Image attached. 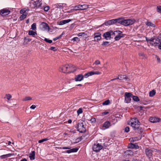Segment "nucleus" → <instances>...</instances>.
I'll return each mask as SVG.
<instances>
[{
	"instance_id": "9",
	"label": "nucleus",
	"mask_w": 161,
	"mask_h": 161,
	"mask_svg": "<svg viewBox=\"0 0 161 161\" xmlns=\"http://www.w3.org/2000/svg\"><path fill=\"white\" fill-rule=\"evenodd\" d=\"M102 148L103 146L99 143L94 144L92 147L93 150L96 152H99Z\"/></svg>"
},
{
	"instance_id": "49",
	"label": "nucleus",
	"mask_w": 161,
	"mask_h": 161,
	"mask_svg": "<svg viewBox=\"0 0 161 161\" xmlns=\"http://www.w3.org/2000/svg\"><path fill=\"white\" fill-rule=\"evenodd\" d=\"M50 49L54 51H56L57 50L56 48L54 47H51L50 48Z\"/></svg>"
},
{
	"instance_id": "56",
	"label": "nucleus",
	"mask_w": 161,
	"mask_h": 161,
	"mask_svg": "<svg viewBox=\"0 0 161 161\" xmlns=\"http://www.w3.org/2000/svg\"><path fill=\"white\" fill-rule=\"evenodd\" d=\"M101 74V72H99L98 71H94V75H100Z\"/></svg>"
},
{
	"instance_id": "15",
	"label": "nucleus",
	"mask_w": 161,
	"mask_h": 161,
	"mask_svg": "<svg viewBox=\"0 0 161 161\" xmlns=\"http://www.w3.org/2000/svg\"><path fill=\"white\" fill-rule=\"evenodd\" d=\"M52 8L53 10H57L58 8H63L64 7L63 5H60L59 3H56L53 4L52 5Z\"/></svg>"
},
{
	"instance_id": "45",
	"label": "nucleus",
	"mask_w": 161,
	"mask_h": 161,
	"mask_svg": "<svg viewBox=\"0 0 161 161\" xmlns=\"http://www.w3.org/2000/svg\"><path fill=\"white\" fill-rule=\"evenodd\" d=\"M154 38H153V37H152L150 38H148L147 37H146V41L147 42H152V41L153 40V39Z\"/></svg>"
},
{
	"instance_id": "13",
	"label": "nucleus",
	"mask_w": 161,
	"mask_h": 161,
	"mask_svg": "<svg viewBox=\"0 0 161 161\" xmlns=\"http://www.w3.org/2000/svg\"><path fill=\"white\" fill-rule=\"evenodd\" d=\"M160 42V40L159 38H154L152 42H149V43L153 46H156L159 44Z\"/></svg>"
},
{
	"instance_id": "16",
	"label": "nucleus",
	"mask_w": 161,
	"mask_h": 161,
	"mask_svg": "<svg viewBox=\"0 0 161 161\" xmlns=\"http://www.w3.org/2000/svg\"><path fill=\"white\" fill-rule=\"evenodd\" d=\"M84 78V76L82 74H79L75 76V81H81Z\"/></svg>"
},
{
	"instance_id": "53",
	"label": "nucleus",
	"mask_w": 161,
	"mask_h": 161,
	"mask_svg": "<svg viewBox=\"0 0 161 161\" xmlns=\"http://www.w3.org/2000/svg\"><path fill=\"white\" fill-rule=\"evenodd\" d=\"M90 121L92 123H95L96 121L95 118H92L90 119Z\"/></svg>"
},
{
	"instance_id": "51",
	"label": "nucleus",
	"mask_w": 161,
	"mask_h": 161,
	"mask_svg": "<svg viewBox=\"0 0 161 161\" xmlns=\"http://www.w3.org/2000/svg\"><path fill=\"white\" fill-rule=\"evenodd\" d=\"M156 58H157V62L158 63H160L161 62L160 58L157 55H156Z\"/></svg>"
},
{
	"instance_id": "55",
	"label": "nucleus",
	"mask_w": 161,
	"mask_h": 161,
	"mask_svg": "<svg viewBox=\"0 0 161 161\" xmlns=\"http://www.w3.org/2000/svg\"><path fill=\"white\" fill-rule=\"evenodd\" d=\"M141 139V138L140 137V138H138L137 137H135L134 138H133V140L134 141H136V140H138Z\"/></svg>"
},
{
	"instance_id": "33",
	"label": "nucleus",
	"mask_w": 161,
	"mask_h": 161,
	"mask_svg": "<svg viewBox=\"0 0 161 161\" xmlns=\"http://www.w3.org/2000/svg\"><path fill=\"white\" fill-rule=\"evenodd\" d=\"M31 29L34 31L36 30V23H34L31 26Z\"/></svg>"
},
{
	"instance_id": "20",
	"label": "nucleus",
	"mask_w": 161,
	"mask_h": 161,
	"mask_svg": "<svg viewBox=\"0 0 161 161\" xmlns=\"http://www.w3.org/2000/svg\"><path fill=\"white\" fill-rule=\"evenodd\" d=\"M78 149L77 148H73L71 149L67 150L64 152L65 153H71L76 152L78 150Z\"/></svg>"
},
{
	"instance_id": "50",
	"label": "nucleus",
	"mask_w": 161,
	"mask_h": 161,
	"mask_svg": "<svg viewBox=\"0 0 161 161\" xmlns=\"http://www.w3.org/2000/svg\"><path fill=\"white\" fill-rule=\"evenodd\" d=\"M83 35H86V34L85 32H81V33H79L78 34V36H83Z\"/></svg>"
},
{
	"instance_id": "14",
	"label": "nucleus",
	"mask_w": 161,
	"mask_h": 161,
	"mask_svg": "<svg viewBox=\"0 0 161 161\" xmlns=\"http://www.w3.org/2000/svg\"><path fill=\"white\" fill-rule=\"evenodd\" d=\"M153 151L149 148H147L145 150L146 154L149 158H150L153 155Z\"/></svg>"
},
{
	"instance_id": "8",
	"label": "nucleus",
	"mask_w": 161,
	"mask_h": 161,
	"mask_svg": "<svg viewBox=\"0 0 161 161\" xmlns=\"http://www.w3.org/2000/svg\"><path fill=\"white\" fill-rule=\"evenodd\" d=\"M135 21L134 19H124L123 25L127 26L132 25L135 23Z\"/></svg>"
},
{
	"instance_id": "59",
	"label": "nucleus",
	"mask_w": 161,
	"mask_h": 161,
	"mask_svg": "<svg viewBox=\"0 0 161 161\" xmlns=\"http://www.w3.org/2000/svg\"><path fill=\"white\" fill-rule=\"evenodd\" d=\"M90 76H91L94 75V71H91L89 72Z\"/></svg>"
},
{
	"instance_id": "19",
	"label": "nucleus",
	"mask_w": 161,
	"mask_h": 161,
	"mask_svg": "<svg viewBox=\"0 0 161 161\" xmlns=\"http://www.w3.org/2000/svg\"><path fill=\"white\" fill-rule=\"evenodd\" d=\"M114 24V19H112L111 20H108L107 22H105L104 23H103L102 25V26H103L104 25L107 26L108 25H110L112 24Z\"/></svg>"
},
{
	"instance_id": "22",
	"label": "nucleus",
	"mask_w": 161,
	"mask_h": 161,
	"mask_svg": "<svg viewBox=\"0 0 161 161\" xmlns=\"http://www.w3.org/2000/svg\"><path fill=\"white\" fill-rule=\"evenodd\" d=\"M110 125V123L109 121L105 122L103 124V127L106 129L108 128Z\"/></svg>"
},
{
	"instance_id": "27",
	"label": "nucleus",
	"mask_w": 161,
	"mask_h": 161,
	"mask_svg": "<svg viewBox=\"0 0 161 161\" xmlns=\"http://www.w3.org/2000/svg\"><path fill=\"white\" fill-rule=\"evenodd\" d=\"M124 153L128 155H131L133 154V152H132V151L130 150H126Z\"/></svg>"
},
{
	"instance_id": "5",
	"label": "nucleus",
	"mask_w": 161,
	"mask_h": 161,
	"mask_svg": "<svg viewBox=\"0 0 161 161\" xmlns=\"http://www.w3.org/2000/svg\"><path fill=\"white\" fill-rule=\"evenodd\" d=\"M114 32L112 31H110L106 32L103 35V37L106 40H110L111 38L113 37Z\"/></svg>"
},
{
	"instance_id": "37",
	"label": "nucleus",
	"mask_w": 161,
	"mask_h": 161,
	"mask_svg": "<svg viewBox=\"0 0 161 161\" xmlns=\"http://www.w3.org/2000/svg\"><path fill=\"white\" fill-rule=\"evenodd\" d=\"M32 99L31 97H30L27 96L25 97L22 99L23 101H26L28 100H31Z\"/></svg>"
},
{
	"instance_id": "43",
	"label": "nucleus",
	"mask_w": 161,
	"mask_h": 161,
	"mask_svg": "<svg viewBox=\"0 0 161 161\" xmlns=\"http://www.w3.org/2000/svg\"><path fill=\"white\" fill-rule=\"evenodd\" d=\"M63 34H61L59 36H58L57 37H56L53 39V40L54 41H56L58 39H59L61 38L62 36L63 35Z\"/></svg>"
},
{
	"instance_id": "54",
	"label": "nucleus",
	"mask_w": 161,
	"mask_h": 161,
	"mask_svg": "<svg viewBox=\"0 0 161 161\" xmlns=\"http://www.w3.org/2000/svg\"><path fill=\"white\" fill-rule=\"evenodd\" d=\"M109 43L108 42L105 41L103 42L102 45H107Z\"/></svg>"
},
{
	"instance_id": "25",
	"label": "nucleus",
	"mask_w": 161,
	"mask_h": 161,
	"mask_svg": "<svg viewBox=\"0 0 161 161\" xmlns=\"http://www.w3.org/2000/svg\"><path fill=\"white\" fill-rule=\"evenodd\" d=\"M145 24L146 25L150 26L153 27H156V25L155 24L150 21H147L145 22Z\"/></svg>"
},
{
	"instance_id": "44",
	"label": "nucleus",
	"mask_w": 161,
	"mask_h": 161,
	"mask_svg": "<svg viewBox=\"0 0 161 161\" xmlns=\"http://www.w3.org/2000/svg\"><path fill=\"white\" fill-rule=\"evenodd\" d=\"M101 63L100 62L99 60H96L94 63L93 64V65H94L95 64L96 65H97L100 64Z\"/></svg>"
},
{
	"instance_id": "2",
	"label": "nucleus",
	"mask_w": 161,
	"mask_h": 161,
	"mask_svg": "<svg viewBox=\"0 0 161 161\" xmlns=\"http://www.w3.org/2000/svg\"><path fill=\"white\" fill-rule=\"evenodd\" d=\"M75 70L76 68L71 64L61 66L59 68V71L64 73H70Z\"/></svg>"
},
{
	"instance_id": "24",
	"label": "nucleus",
	"mask_w": 161,
	"mask_h": 161,
	"mask_svg": "<svg viewBox=\"0 0 161 161\" xmlns=\"http://www.w3.org/2000/svg\"><path fill=\"white\" fill-rule=\"evenodd\" d=\"M29 158L31 160H34L35 159V152L32 151L31 153L29 154Z\"/></svg>"
},
{
	"instance_id": "34",
	"label": "nucleus",
	"mask_w": 161,
	"mask_h": 161,
	"mask_svg": "<svg viewBox=\"0 0 161 161\" xmlns=\"http://www.w3.org/2000/svg\"><path fill=\"white\" fill-rule=\"evenodd\" d=\"M133 100L136 102H138L139 101L138 97L136 96H134L132 97Z\"/></svg>"
},
{
	"instance_id": "60",
	"label": "nucleus",
	"mask_w": 161,
	"mask_h": 161,
	"mask_svg": "<svg viewBox=\"0 0 161 161\" xmlns=\"http://www.w3.org/2000/svg\"><path fill=\"white\" fill-rule=\"evenodd\" d=\"M36 106L35 105H32L30 107V108L32 109H34L36 108Z\"/></svg>"
},
{
	"instance_id": "40",
	"label": "nucleus",
	"mask_w": 161,
	"mask_h": 161,
	"mask_svg": "<svg viewBox=\"0 0 161 161\" xmlns=\"http://www.w3.org/2000/svg\"><path fill=\"white\" fill-rule=\"evenodd\" d=\"M72 40L74 41H76L77 42H78L80 41V39L78 37H75L72 39Z\"/></svg>"
},
{
	"instance_id": "57",
	"label": "nucleus",
	"mask_w": 161,
	"mask_h": 161,
	"mask_svg": "<svg viewBox=\"0 0 161 161\" xmlns=\"http://www.w3.org/2000/svg\"><path fill=\"white\" fill-rule=\"evenodd\" d=\"M74 11H75V8H74V9H71L70 10L67 11V12L68 13H71V12H72Z\"/></svg>"
},
{
	"instance_id": "7",
	"label": "nucleus",
	"mask_w": 161,
	"mask_h": 161,
	"mask_svg": "<svg viewBox=\"0 0 161 161\" xmlns=\"http://www.w3.org/2000/svg\"><path fill=\"white\" fill-rule=\"evenodd\" d=\"M132 94L130 92H125V103H129L131 101V97Z\"/></svg>"
},
{
	"instance_id": "48",
	"label": "nucleus",
	"mask_w": 161,
	"mask_h": 161,
	"mask_svg": "<svg viewBox=\"0 0 161 161\" xmlns=\"http://www.w3.org/2000/svg\"><path fill=\"white\" fill-rule=\"evenodd\" d=\"M49 9V6H47L44 8V10L45 11H47Z\"/></svg>"
},
{
	"instance_id": "12",
	"label": "nucleus",
	"mask_w": 161,
	"mask_h": 161,
	"mask_svg": "<svg viewBox=\"0 0 161 161\" xmlns=\"http://www.w3.org/2000/svg\"><path fill=\"white\" fill-rule=\"evenodd\" d=\"M113 19L114 22V24H115L117 25H118V24L123 25L124 19L123 18H119Z\"/></svg>"
},
{
	"instance_id": "62",
	"label": "nucleus",
	"mask_w": 161,
	"mask_h": 161,
	"mask_svg": "<svg viewBox=\"0 0 161 161\" xmlns=\"http://www.w3.org/2000/svg\"><path fill=\"white\" fill-rule=\"evenodd\" d=\"M145 107L142 106H139V109L140 110H143V108H144Z\"/></svg>"
},
{
	"instance_id": "41",
	"label": "nucleus",
	"mask_w": 161,
	"mask_h": 161,
	"mask_svg": "<svg viewBox=\"0 0 161 161\" xmlns=\"http://www.w3.org/2000/svg\"><path fill=\"white\" fill-rule=\"evenodd\" d=\"M156 8L158 12L161 13V6H157Z\"/></svg>"
},
{
	"instance_id": "21",
	"label": "nucleus",
	"mask_w": 161,
	"mask_h": 161,
	"mask_svg": "<svg viewBox=\"0 0 161 161\" xmlns=\"http://www.w3.org/2000/svg\"><path fill=\"white\" fill-rule=\"evenodd\" d=\"M71 21L72 20L70 19L63 20L59 22L58 23V25H63L66 23H68Z\"/></svg>"
},
{
	"instance_id": "1",
	"label": "nucleus",
	"mask_w": 161,
	"mask_h": 161,
	"mask_svg": "<svg viewBox=\"0 0 161 161\" xmlns=\"http://www.w3.org/2000/svg\"><path fill=\"white\" fill-rule=\"evenodd\" d=\"M130 122L131 126L134 128V130L138 133H141L142 129V128L140 127V123L137 119L136 118H132Z\"/></svg>"
},
{
	"instance_id": "3",
	"label": "nucleus",
	"mask_w": 161,
	"mask_h": 161,
	"mask_svg": "<svg viewBox=\"0 0 161 161\" xmlns=\"http://www.w3.org/2000/svg\"><path fill=\"white\" fill-rule=\"evenodd\" d=\"M84 121L82 120L79 121L77 124L76 127L77 130L80 133H84L86 131L85 127L84 125Z\"/></svg>"
},
{
	"instance_id": "61",
	"label": "nucleus",
	"mask_w": 161,
	"mask_h": 161,
	"mask_svg": "<svg viewBox=\"0 0 161 161\" xmlns=\"http://www.w3.org/2000/svg\"><path fill=\"white\" fill-rule=\"evenodd\" d=\"M108 113H109L108 112H104L103 113H102V114L103 115H106L107 114H108Z\"/></svg>"
},
{
	"instance_id": "26",
	"label": "nucleus",
	"mask_w": 161,
	"mask_h": 161,
	"mask_svg": "<svg viewBox=\"0 0 161 161\" xmlns=\"http://www.w3.org/2000/svg\"><path fill=\"white\" fill-rule=\"evenodd\" d=\"M28 34L29 35L32 36L34 37H35L36 35H37V34L36 32H35L32 30H30L28 32Z\"/></svg>"
},
{
	"instance_id": "4",
	"label": "nucleus",
	"mask_w": 161,
	"mask_h": 161,
	"mask_svg": "<svg viewBox=\"0 0 161 161\" xmlns=\"http://www.w3.org/2000/svg\"><path fill=\"white\" fill-rule=\"evenodd\" d=\"M125 35L123 34L121 31H115L114 32L113 37L116 36L114 37V39L116 41L119 40L121 38L124 37Z\"/></svg>"
},
{
	"instance_id": "10",
	"label": "nucleus",
	"mask_w": 161,
	"mask_h": 161,
	"mask_svg": "<svg viewBox=\"0 0 161 161\" xmlns=\"http://www.w3.org/2000/svg\"><path fill=\"white\" fill-rule=\"evenodd\" d=\"M31 4H33L34 8H39L41 6L42 3L41 2V0H38L34 1Z\"/></svg>"
},
{
	"instance_id": "39",
	"label": "nucleus",
	"mask_w": 161,
	"mask_h": 161,
	"mask_svg": "<svg viewBox=\"0 0 161 161\" xmlns=\"http://www.w3.org/2000/svg\"><path fill=\"white\" fill-rule=\"evenodd\" d=\"M5 96L8 100H9L12 97V96L10 94H6Z\"/></svg>"
},
{
	"instance_id": "35",
	"label": "nucleus",
	"mask_w": 161,
	"mask_h": 161,
	"mask_svg": "<svg viewBox=\"0 0 161 161\" xmlns=\"http://www.w3.org/2000/svg\"><path fill=\"white\" fill-rule=\"evenodd\" d=\"M130 147L132 148H139V146L136 145H135L134 144L131 143L130 144Z\"/></svg>"
},
{
	"instance_id": "32",
	"label": "nucleus",
	"mask_w": 161,
	"mask_h": 161,
	"mask_svg": "<svg viewBox=\"0 0 161 161\" xmlns=\"http://www.w3.org/2000/svg\"><path fill=\"white\" fill-rule=\"evenodd\" d=\"M139 55L142 57V59L146 58L147 56L146 55H145L144 53H139Z\"/></svg>"
},
{
	"instance_id": "18",
	"label": "nucleus",
	"mask_w": 161,
	"mask_h": 161,
	"mask_svg": "<svg viewBox=\"0 0 161 161\" xmlns=\"http://www.w3.org/2000/svg\"><path fill=\"white\" fill-rule=\"evenodd\" d=\"M41 28L44 30L49 29V27L48 24L45 22H42L40 24Z\"/></svg>"
},
{
	"instance_id": "38",
	"label": "nucleus",
	"mask_w": 161,
	"mask_h": 161,
	"mask_svg": "<svg viewBox=\"0 0 161 161\" xmlns=\"http://www.w3.org/2000/svg\"><path fill=\"white\" fill-rule=\"evenodd\" d=\"M43 38H44V40L46 42H48L49 43H51L52 42V40H49L47 38H46L44 37Z\"/></svg>"
},
{
	"instance_id": "63",
	"label": "nucleus",
	"mask_w": 161,
	"mask_h": 161,
	"mask_svg": "<svg viewBox=\"0 0 161 161\" xmlns=\"http://www.w3.org/2000/svg\"><path fill=\"white\" fill-rule=\"evenodd\" d=\"M92 69H94V70H97V68H98L97 67H91Z\"/></svg>"
},
{
	"instance_id": "42",
	"label": "nucleus",
	"mask_w": 161,
	"mask_h": 161,
	"mask_svg": "<svg viewBox=\"0 0 161 161\" xmlns=\"http://www.w3.org/2000/svg\"><path fill=\"white\" fill-rule=\"evenodd\" d=\"M48 139H47V138H46L43 139L41 140H39L38 141V143H41L43 142H44L47 141Z\"/></svg>"
},
{
	"instance_id": "6",
	"label": "nucleus",
	"mask_w": 161,
	"mask_h": 161,
	"mask_svg": "<svg viewBox=\"0 0 161 161\" xmlns=\"http://www.w3.org/2000/svg\"><path fill=\"white\" fill-rule=\"evenodd\" d=\"M88 6L86 4H79L75 6L74 8H75V11H76L78 10H86L88 8Z\"/></svg>"
},
{
	"instance_id": "23",
	"label": "nucleus",
	"mask_w": 161,
	"mask_h": 161,
	"mask_svg": "<svg viewBox=\"0 0 161 161\" xmlns=\"http://www.w3.org/2000/svg\"><path fill=\"white\" fill-rule=\"evenodd\" d=\"M94 38H97V40H100L101 39V34L97 33L94 34Z\"/></svg>"
},
{
	"instance_id": "46",
	"label": "nucleus",
	"mask_w": 161,
	"mask_h": 161,
	"mask_svg": "<svg viewBox=\"0 0 161 161\" xmlns=\"http://www.w3.org/2000/svg\"><path fill=\"white\" fill-rule=\"evenodd\" d=\"M83 112L82 108H79L77 111V113L78 115L80 114H81Z\"/></svg>"
},
{
	"instance_id": "52",
	"label": "nucleus",
	"mask_w": 161,
	"mask_h": 161,
	"mask_svg": "<svg viewBox=\"0 0 161 161\" xmlns=\"http://www.w3.org/2000/svg\"><path fill=\"white\" fill-rule=\"evenodd\" d=\"M129 128L128 127H126L125 129V131L126 132H128L129 131Z\"/></svg>"
},
{
	"instance_id": "28",
	"label": "nucleus",
	"mask_w": 161,
	"mask_h": 161,
	"mask_svg": "<svg viewBox=\"0 0 161 161\" xmlns=\"http://www.w3.org/2000/svg\"><path fill=\"white\" fill-rule=\"evenodd\" d=\"M118 76L119 77V80L125 79L127 80L128 79V77L126 75H119Z\"/></svg>"
},
{
	"instance_id": "29",
	"label": "nucleus",
	"mask_w": 161,
	"mask_h": 161,
	"mask_svg": "<svg viewBox=\"0 0 161 161\" xmlns=\"http://www.w3.org/2000/svg\"><path fill=\"white\" fill-rule=\"evenodd\" d=\"M12 155V154L10 153L2 155L1 156V158H5L11 157Z\"/></svg>"
},
{
	"instance_id": "11",
	"label": "nucleus",
	"mask_w": 161,
	"mask_h": 161,
	"mask_svg": "<svg viewBox=\"0 0 161 161\" xmlns=\"http://www.w3.org/2000/svg\"><path fill=\"white\" fill-rule=\"evenodd\" d=\"M10 13V11L6 8H4L0 10V14L3 16L8 15Z\"/></svg>"
},
{
	"instance_id": "47",
	"label": "nucleus",
	"mask_w": 161,
	"mask_h": 161,
	"mask_svg": "<svg viewBox=\"0 0 161 161\" xmlns=\"http://www.w3.org/2000/svg\"><path fill=\"white\" fill-rule=\"evenodd\" d=\"M26 10L25 9H22L20 10V13L21 14H25V13H26Z\"/></svg>"
},
{
	"instance_id": "36",
	"label": "nucleus",
	"mask_w": 161,
	"mask_h": 161,
	"mask_svg": "<svg viewBox=\"0 0 161 161\" xmlns=\"http://www.w3.org/2000/svg\"><path fill=\"white\" fill-rule=\"evenodd\" d=\"M110 101L108 100H107L105 101L104 102H103V103L102 104L103 105H106L109 104H110Z\"/></svg>"
},
{
	"instance_id": "17",
	"label": "nucleus",
	"mask_w": 161,
	"mask_h": 161,
	"mask_svg": "<svg viewBox=\"0 0 161 161\" xmlns=\"http://www.w3.org/2000/svg\"><path fill=\"white\" fill-rule=\"evenodd\" d=\"M160 119L155 117H150L149 118V121L152 123L158 122L160 120Z\"/></svg>"
},
{
	"instance_id": "30",
	"label": "nucleus",
	"mask_w": 161,
	"mask_h": 161,
	"mask_svg": "<svg viewBox=\"0 0 161 161\" xmlns=\"http://www.w3.org/2000/svg\"><path fill=\"white\" fill-rule=\"evenodd\" d=\"M155 91L153 90L151 91H150L149 93V96L151 97L153 96L155 94Z\"/></svg>"
},
{
	"instance_id": "64",
	"label": "nucleus",
	"mask_w": 161,
	"mask_h": 161,
	"mask_svg": "<svg viewBox=\"0 0 161 161\" xmlns=\"http://www.w3.org/2000/svg\"><path fill=\"white\" fill-rule=\"evenodd\" d=\"M159 45L158 46V48L159 49H161V42L159 43Z\"/></svg>"
},
{
	"instance_id": "58",
	"label": "nucleus",
	"mask_w": 161,
	"mask_h": 161,
	"mask_svg": "<svg viewBox=\"0 0 161 161\" xmlns=\"http://www.w3.org/2000/svg\"><path fill=\"white\" fill-rule=\"evenodd\" d=\"M90 76V75H89V72L87 73L86 74L84 75V76L85 78H87V77H88V76Z\"/></svg>"
},
{
	"instance_id": "31",
	"label": "nucleus",
	"mask_w": 161,
	"mask_h": 161,
	"mask_svg": "<svg viewBox=\"0 0 161 161\" xmlns=\"http://www.w3.org/2000/svg\"><path fill=\"white\" fill-rule=\"evenodd\" d=\"M27 15V13H25V14H23L20 16V20H21L25 19L26 18Z\"/></svg>"
}]
</instances>
